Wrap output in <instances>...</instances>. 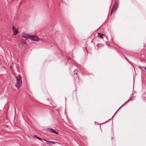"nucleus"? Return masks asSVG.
I'll list each match as a JSON object with an SVG mask.
<instances>
[{
	"instance_id": "f257e3e1",
	"label": "nucleus",
	"mask_w": 146,
	"mask_h": 146,
	"mask_svg": "<svg viewBox=\"0 0 146 146\" xmlns=\"http://www.w3.org/2000/svg\"><path fill=\"white\" fill-rule=\"evenodd\" d=\"M16 82L15 86L18 88L20 87L22 84V79L20 75L16 77Z\"/></svg>"
},
{
	"instance_id": "f03ea898",
	"label": "nucleus",
	"mask_w": 146,
	"mask_h": 146,
	"mask_svg": "<svg viewBox=\"0 0 146 146\" xmlns=\"http://www.w3.org/2000/svg\"><path fill=\"white\" fill-rule=\"evenodd\" d=\"M22 35L24 37L28 38L30 39L36 41V37L34 35H30L24 33H23Z\"/></svg>"
},
{
	"instance_id": "7ed1b4c3",
	"label": "nucleus",
	"mask_w": 146,
	"mask_h": 146,
	"mask_svg": "<svg viewBox=\"0 0 146 146\" xmlns=\"http://www.w3.org/2000/svg\"><path fill=\"white\" fill-rule=\"evenodd\" d=\"M118 2L117 1H115V3H114V5H113V8L111 10V14L112 13H113H113L114 12V11H113V10H114V11H116V9L118 7Z\"/></svg>"
},
{
	"instance_id": "20e7f679",
	"label": "nucleus",
	"mask_w": 146,
	"mask_h": 146,
	"mask_svg": "<svg viewBox=\"0 0 146 146\" xmlns=\"http://www.w3.org/2000/svg\"><path fill=\"white\" fill-rule=\"evenodd\" d=\"M118 2L117 1H115V3H114V5H113V8L111 10V14L112 13H113H113L114 12V11H113V10H114V11H116V9L118 7Z\"/></svg>"
},
{
	"instance_id": "39448f33",
	"label": "nucleus",
	"mask_w": 146,
	"mask_h": 146,
	"mask_svg": "<svg viewBox=\"0 0 146 146\" xmlns=\"http://www.w3.org/2000/svg\"><path fill=\"white\" fill-rule=\"evenodd\" d=\"M98 36L100 38L103 39L104 38H107V36L105 35L99 33L98 34Z\"/></svg>"
},
{
	"instance_id": "423d86ee",
	"label": "nucleus",
	"mask_w": 146,
	"mask_h": 146,
	"mask_svg": "<svg viewBox=\"0 0 146 146\" xmlns=\"http://www.w3.org/2000/svg\"><path fill=\"white\" fill-rule=\"evenodd\" d=\"M131 100H128L124 104H123L121 107H120L118 109V110L116 111L115 112V113L114 115L115 114V113L121 108L125 104H126V103H127V102L130 101H131Z\"/></svg>"
},
{
	"instance_id": "0eeeda50",
	"label": "nucleus",
	"mask_w": 146,
	"mask_h": 146,
	"mask_svg": "<svg viewBox=\"0 0 146 146\" xmlns=\"http://www.w3.org/2000/svg\"><path fill=\"white\" fill-rule=\"evenodd\" d=\"M12 29L14 33V35H16L17 32V29L14 26L12 27Z\"/></svg>"
},
{
	"instance_id": "6e6552de",
	"label": "nucleus",
	"mask_w": 146,
	"mask_h": 146,
	"mask_svg": "<svg viewBox=\"0 0 146 146\" xmlns=\"http://www.w3.org/2000/svg\"><path fill=\"white\" fill-rule=\"evenodd\" d=\"M50 131H51L52 133H55V134H58V132L57 131H56L54 129H52L51 128H50Z\"/></svg>"
},
{
	"instance_id": "1a4fd4ad",
	"label": "nucleus",
	"mask_w": 146,
	"mask_h": 146,
	"mask_svg": "<svg viewBox=\"0 0 146 146\" xmlns=\"http://www.w3.org/2000/svg\"><path fill=\"white\" fill-rule=\"evenodd\" d=\"M46 142H47L48 143H50L52 145H53L55 144V142L54 141H46Z\"/></svg>"
},
{
	"instance_id": "9d476101",
	"label": "nucleus",
	"mask_w": 146,
	"mask_h": 146,
	"mask_svg": "<svg viewBox=\"0 0 146 146\" xmlns=\"http://www.w3.org/2000/svg\"><path fill=\"white\" fill-rule=\"evenodd\" d=\"M37 139H39V140H41L42 139L38 137H37Z\"/></svg>"
},
{
	"instance_id": "9b49d317",
	"label": "nucleus",
	"mask_w": 146,
	"mask_h": 146,
	"mask_svg": "<svg viewBox=\"0 0 146 146\" xmlns=\"http://www.w3.org/2000/svg\"><path fill=\"white\" fill-rule=\"evenodd\" d=\"M33 137L34 138H36V135H33Z\"/></svg>"
},
{
	"instance_id": "f8f14e48",
	"label": "nucleus",
	"mask_w": 146,
	"mask_h": 146,
	"mask_svg": "<svg viewBox=\"0 0 146 146\" xmlns=\"http://www.w3.org/2000/svg\"><path fill=\"white\" fill-rule=\"evenodd\" d=\"M86 52H87V53H88V51L87 49L86 48Z\"/></svg>"
},
{
	"instance_id": "ddd939ff",
	"label": "nucleus",
	"mask_w": 146,
	"mask_h": 146,
	"mask_svg": "<svg viewBox=\"0 0 146 146\" xmlns=\"http://www.w3.org/2000/svg\"><path fill=\"white\" fill-rule=\"evenodd\" d=\"M43 140L45 141H47V140H45V139H44Z\"/></svg>"
},
{
	"instance_id": "4468645a",
	"label": "nucleus",
	"mask_w": 146,
	"mask_h": 146,
	"mask_svg": "<svg viewBox=\"0 0 146 146\" xmlns=\"http://www.w3.org/2000/svg\"><path fill=\"white\" fill-rule=\"evenodd\" d=\"M25 40H27V39L26 38V39H25Z\"/></svg>"
},
{
	"instance_id": "2eb2a0df",
	"label": "nucleus",
	"mask_w": 146,
	"mask_h": 146,
	"mask_svg": "<svg viewBox=\"0 0 146 146\" xmlns=\"http://www.w3.org/2000/svg\"><path fill=\"white\" fill-rule=\"evenodd\" d=\"M125 58H126V59L127 60H127V59L126 58V57H125Z\"/></svg>"
},
{
	"instance_id": "dca6fc26",
	"label": "nucleus",
	"mask_w": 146,
	"mask_h": 146,
	"mask_svg": "<svg viewBox=\"0 0 146 146\" xmlns=\"http://www.w3.org/2000/svg\"><path fill=\"white\" fill-rule=\"evenodd\" d=\"M37 41L38 40V38L37 37Z\"/></svg>"
},
{
	"instance_id": "f3484780",
	"label": "nucleus",
	"mask_w": 146,
	"mask_h": 146,
	"mask_svg": "<svg viewBox=\"0 0 146 146\" xmlns=\"http://www.w3.org/2000/svg\"><path fill=\"white\" fill-rule=\"evenodd\" d=\"M70 58L69 57V58H67V59H70Z\"/></svg>"
},
{
	"instance_id": "a211bd4d",
	"label": "nucleus",
	"mask_w": 146,
	"mask_h": 146,
	"mask_svg": "<svg viewBox=\"0 0 146 146\" xmlns=\"http://www.w3.org/2000/svg\"><path fill=\"white\" fill-rule=\"evenodd\" d=\"M145 69L146 70V67L145 68Z\"/></svg>"
},
{
	"instance_id": "6ab92c4d",
	"label": "nucleus",
	"mask_w": 146,
	"mask_h": 146,
	"mask_svg": "<svg viewBox=\"0 0 146 146\" xmlns=\"http://www.w3.org/2000/svg\"><path fill=\"white\" fill-rule=\"evenodd\" d=\"M77 74V73H75L74 74Z\"/></svg>"
},
{
	"instance_id": "aec40b11",
	"label": "nucleus",
	"mask_w": 146,
	"mask_h": 146,
	"mask_svg": "<svg viewBox=\"0 0 146 146\" xmlns=\"http://www.w3.org/2000/svg\"><path fill=\"white\" fill-rule=\"evenodd\" d=\"M98 44H97V45H96L97 46H98Z\"/></svg>"
}]
</instances>
